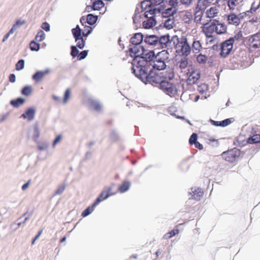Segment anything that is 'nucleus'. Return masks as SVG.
Instances as JSON below:
<instances>
[{"mask_svg": "<svg viewBox=\"0 0 260 260\" xmlns=\"http://www.w3.org/2000/svg\"><path fill=\"white\" fill-rule=\"evenodd\" d=\"M135 75L142 79H145L146 81L151 83L160 84L164 81L163 73L156 72L152 69L146 68V67H137L135 69Z\"/></svg>", "mask_w": 260, "mask_h": 260, "instance_id": "nucleus-1", "label": "nucleus"}, {"mask_svg": "<svg viewBox=\"0 0 260 260\" xmlns=\"http://www.w3.org/2000/svg\"><path fill=\"white\" fill-rule=\"evenodd\" d=\"M144 48L141 45H134L129 49V55L134 58L132 63L133 73H135V69L137 67H142L147 64L145 59H141L142 55H144Z\"/></svg>", "mask_w": 260, "mask_h": 260, "instance_id": "nucleus-2", "label": "nucleus"}, {"mask_svg": "<svg viewBox=\"0 0 260 260\" xmlns=\"http://www.w3.org/2000/svg\"><path fill=\"white\" fill-rule=\"evenodd\" d=\"M168 58V53L166 50H162L157 53L153 60L147 61V63L145 64V67L153 70H164L166 67L165 61Z\"/></svg>", "mask_w": 260, "mask_h": 260, "instance_id": "nucleus-3", "label": "nucleus"}, {"mask_svg": "<svg viewBox=\"0 0 260 260\" xmlns=\"http://www.w3.org/2000/svg\"><path fill=\"white\" fill-rule=\"evenodd\" d=\"M176 52L187 56L190 52V47L187 43V39L183 36H174L172 38Z\"/></svg>", "mask_w": 260, "mask_h": 260, "instance_id": "nucleus-4", "label": "nucleus"}, {"mask_svg": "<svg viewBox=\"0 0 260 260\" xmlns=\"http://www.w3.org/2000/svg\"><path fill=\"white\" fill-rule=\"evenodd\" d=\"M217 22L216 19H213L212 21L207 20L203 23L201 28L202 32L205 35L207 40L211 39L209 42L212 44L213 41V34L215 32V23Z\"/></svg>", "mask_w": 260, "mask_h": 260, "instance_id": "nucleus-5", "label": "nucleus"}, {"mask_svg": "<svg viewBox=\"0 0 260 260\" xmlns=\"http://www.w3.org/2000/svg\"><path fill=\"white\" fill-rule=\"evenodd\" d=\"M145 6L146 11L144 13L145 17L146 18L155 19L156 12L160 13L164 10V7L162 5L160 7L154 8L148 4V1L144 2L142 4V7L143 8Z\"/></svg>", "mask_w": 260, "mask_h": 260, "instance_id": "nucleus-6", "label": "nucleus"}, {"mask_svg": "<svg viewBox=\"0 0 260 260\" xmlns=\"http://www.w3.org/2000/svg\"><path fill=\"white\" fill-rule=\"evenodd\" d=\"M241 151L239 149L234 148L222 153V157L225 160L230 162H234L239 157Z\"/></svg>", "mask_w": 260, "mask_h": 260, "instance_id": "nucleus-7", "label": "nucleus"}, {"mask_svg": "<svg viewBox=\"0 0 260 260\" xmlns=\"http://www.w3.org/2000/svg\"><path fill=\"white\" fill-rule=\"evenodd\" d=\"M114 184H112V186L106 187L101 193L94 202V205H98L101 202L107 199L110 196L115 194L117 191L113 189L112 186Z\"/></svg>", "mask_w": 260, "mask_h": 260, "instance_id": "nucleus-8", "label": "nucleus"}, {"mask_svg": "<svg viewBox=\"0 0 260 260\" xmlns=\"http://www.w3.org/2000/svg\"><path fill=\"white\" fill-rule=\"evenodd\" d=\"M247 45L250 51H254L257 49H260V33H256L250 36Z\"/></svg>", "mask_w": 260, "mask_h": 260, "instance_id": "nucleus-9", "label": "nucleus"}, {"mask_svg": "<svg viewBox=\"0 0 260 260\" xmlns=\"http://www.w3.org/2000/svg\"><path fill=\"white\" fill-rule=\"evenodd\" d=\"M235 39L231 38L221 44L220 54L223 57H226L232 51Z\"/></svg>", "mask_w": 260, "mask_h": 260, "instance_id": "nucleus-10", "label": "nucleus"}, {"mask_svg": "<svg viewBox=\"0 0 260 260\" xmlns=\"http://www.w3.org/2000/svg\"><path fill=\"white\" fill-rule=\"evenodd\" d=\"M160 86L161 89L170 96H175L177 93V89L175 85L169 81H164Z\"/></svg>", "mask_w": 260, "mask_h": 260, "instance_id": "nucleus-11", "label": "nucleus"}, {"mask_svg": "<svg viewBox=\"0 0 260 260\" xmlns=\"http://www.w3.org/2000/svg\"><path fill=\"white\" fill-rule=\"evenodd\" d=\"M218 9L215 6L212 7L205 11V17L209 19V21H212L213 19L218 16Z\"/></svg>", "mask_w": 260, "mask_h": 260, "instance_id": "nucleus-12", "label": "nucleus"}, {"mask_svg": "<svg viewBox=\"0 0 260 260\" xmlns=\"http://www.w3.org/2000/svg\"><path fill=\"white\" fill-rule=\"evenodd\" d=\"M200 78V74L198 71H192L189 75L186 82L188 85H193Z\"/></svg>", "mask_w": 260, "mask_h": 260, "instance_id": "nucleus-13", "label": "nucleus"}, {"mask_svg": "<svg viewBox=\"0 0 260 260\" xmlns=\"http://www.w3.org/2000/svg\"><path fill=\"white\" fill-rule=\"evenodd\" d=\"M191 191L190 192V194L191 195V199L196 201L200 200L204 194V192L202 189L199 187L191 188Z\"/></svg>", "mask_w": 260, "mask_h": 260, "instance_id": "nucleus-14", "label": "nucleus"}, {"mask_svg": "<svg viewBox=\"0 0 260 260\" xmlns=\"http://www.w3.org/2000/svg\"><path fill=\"white\" fill-rule=\"evenodd\" d=\"M50 71L49 69L38 71L32 76V79L36 82H40L46 75L50 73Z\"/></svg>", "mask_w": 260, "mask_h": 260, "instance_id": "nucleus-15", "label": "nucleus"}, {"mask_svg": "<svg viewBox=\"0 0 260 260\" xmlns=\"http://www.w3.org/2000/svg\"><path fill=\"white\" fill-rule=\"evenodd\" d=\"M169 36H164L159 38H158L157 48H161V49L167 48L168 44H170Z\"/></svg>", "mask_w": 260, "mask_h": 260, "instance_id": "nucleus-16", "label": "nucleus"}, {"mask_svg": "<svg viewBox=\"0 0 260 260\" xmlns=\"http://www.w3.org/2000/svg\"><path fill=\"white\" fill-rule=\"evenodd\" d=\"M217 22L215 23V32L216 34L222 35L226 32L227 27L223 23L219 22V20H216Z\"/></svg>", "mask_w": 260, "mask_h": 260, "instance_id": "nucleus-17", "label": "nucleus"}, {"mask_svg": "<svg viewBox=\"0 0 260 260\" xmlns=\"http://www.w3.org/2000/svg\"><path fill=\"white\" fill-rule=\"evenodd\" d=\"M164 10L161 11L162 16L165 18H168L170 16H173L177 13V9H175L172 7H168L165 9V4L164 5Z\"/></svg>", "mask_w": 260, "mask_h": 260, "instance_id": "nucleus-18", "label": "nucleus"}, {"mask_svg": "<svg viewBox=\"0 0 260 260\" xmlns=\"http://www.w3.org/2000/svg\"><path fill=\"white\" fill-rule=\"evenodd\" d=\"M180 16L182 20L185 23L189 24L192 22V14L190 11H185L182 12Z\"/></svg>", "mask_w": 260, "mask_h": 260, "instance_id": "nucleus-19", "label": "nucleus"}, {"mask_svg": "<svg viewBox=\"0 0 260 260\" xmlns=\"http://www.w3.org/2000/svg\"><path fill=\"white\" fill-rule=\"evenodd\" d=\"M143 40V35L141 33H136L131 39L130 42L133 45H140Z\"/></svg>", "mask_w": 260, "mask_h": 260, "instance_id": "nucleus-20", "label": "nucleus"}, {"mask_svg": "<svg viewBox=\"0 0 260 260\" xmlns=\"http://www.w3.org/2000/svg\"><path fill=\"white\" fill-rule=\"evenodd\" d=\"M157 42H158V37L154 36L151 35L149 36L146 37L144 39V42L150 46H154L157 47Z\"/></svg>", "mask_w": 260, "mask_h": 260, "instance_id": "nucleus-21", "label": "nucleus"}, {"mask_svg": "<svg viewBox=\"0 0 260 260\" xmlns=\"http://www.w3.org/2000/svg\"><path fill=\"white\" fill-rule=\"evenodd\" d=\"M35 114V109L30 108L21 115V117L24 119H27L28 121H31L34 118Z\"/></svg>", "mask_w": 260, "mask_h": 260, "instance_id": "nucleus-22", "label": "nucleus"}, {"mask_svg": "<svg viewBox=\"0 0 260 260\" xmlns=\"http://www.w3.org/2000/svg\"><path fill=\"white\" fill-rule=\"evenodd\" d=\"M155 56L153 51H149L144 49V55H142L141 59H145L146 61L149 62L151 60H153Z\"/></svg>", "mask_w": 260, "mask_h": 260, "instance_id": "nucleus-23", "label": "nucleus"}, {"mask_svg": "<svg viewBox=\"0 0 260 260\" xmlns=\"http://www.w3.org/2000/svg\"><path fill=\"white\" fill-rule=\"evenodd\" d=\"M228 21L230 24L238 25L240 23V18L235 14L232 13L228 16Z\"/></svg>", "mask_w": 260, "mask_h": 260, "instance_id": "nucleus-24", "label": "nucleus"}, {"mask_svg": "<svg viewBox=\"0 0 260 260\" xmlns=\"http://www.w3.org/2000/svg\"><path fill=\"white\" fill-rule=\"evenodd\" d=\"M162 73H163V78L164 81L172 80L174 77V71L172 69H169L165 72H162Z\"/></svg>", "mask_w": 260, "mask_h": 260, "instance_id": "nucleus-25", "label": "nucleus"}, {"mask_svg": "<svg viewBox=\"0 0 260 260\" xmlns=\"http://www.w3.org/2000/svg\"><path fill=\"white\" fill-rule=\"evenodd\" d=\"M156 23L155 19L147 18V20L143 22V26L145 28L149 29L155 26Z\"/></svg>", "mask_w": 260, "mask_h": 260, "instance_id": "nucleus-26", "label": "nucleus"}, {"mask_svg": "<svg viewBox=\"0 0 260 260\" xmlns=\"http://www.w3.org/2000/svg\"><path fill=\"white\" fill-rule=\"evenodd\" d=\"M203 13L202 12H200L198 11H196L194 14V22L196 23L197 25L202 24L204 22V21H203ZM206 21H205V22Z\"/></svg>", "mask_w": 260, "mask_h": 260, "instance_id": "nucleus-27", "label": "nucleus"}, {"mask_svg": "<svg viewBox=\"0 0 260 260\" xmlns=\"http://www.w3.org/2000/svg\"><path fill=\"white\" fill-rule=\"evenodd\" d=\"M247 142L250 144L260 143V135H253L247 139Z\"/></svg>", "mask_w": 260, "mask_h": 260, "instance_id": "nucleus-28", "label": "nucleus"}, {"mask_svg": "<svg viewBox=\"0 0 260 260\" xmlns=\"http://www.w3.org/2000/svg\"><path fill=\"white\" fill-rule=\"evenodd\" d=\"M131 183L128 181H124L118 187V190L121 192L123 193L128 190L130 187Z\"/></svg>", "mask_w": 260, "mask_h": 260, "instance_id": "nucleus-29", "label": "nucleus"}, {"mask_svg": "<svg viewBox=\"0 0 260 260\" xmlns=\"http://www.w3.org/2000/svg\"><path fill=\"white\" fill-rule=\"evenodd\" d=\"M192 48L194 53H199L202 49V45L200 41H194L192 45Z\"/></svg>", "mask_w": 260, "mask_h": 260, "instance_id": "nucleus-30", "label": "nucleus"}, {"mask_svg": "<svg viewBox=\"0 0 260 260\" xmlns=\"http://www.w3.org/2000/svg\"><path fill=\"white\" fill-rule=\"evenodd\" d=\"M72 32L75 39L82 37V32L79 25H77L75 28H73Z\"/></svg>", "mask_w": 260, "mask_h": 260, "instance_id": "nucleus-31", "label": "nucleus"}, {"mask_svg": "<svg viewBox=\"0 0 260 260\" xmlns=\"http://www.w3.org/2000/svg\"><path fill=\"white\" fill-rule=\"evenodd\" d=\"M104 6V3L102 0H95L92 4V8L94 10H99Z\"/></svg>", "mask_w": 260, "mask_h": 260, "instance_id": "nucleus-32", "label": "nucleus"}, {"mask_svg": "<svg viewBox=\"0 0 260 260\" xmlns=\"http://www.w3.org/2000/svg\"><path fill=\"white\" fill-rule=\"evenodd\" d=\"M165 0H149L148 4L151 6H158L160 7L162 5L164 6Z\"/></svg>", "mask_w": 260, "mask_h": 260, "instance_id": "nucleus-33", "label": "nucleus"}, {"mask_svg": "<svg viewBox=\"0 0 260 260\" xmlns=\"http://www.w3.org/2000/svg\"><path fill=\"white\" fill-rule=\"evenodd\" d=\"M179 233V230L178 229H175L167 233H166L164 236V239H169L173 237V236H175L176 235H177Z\"/></svg>", "mask_w": 260, "mask_h": 260, "instance_id": "nucleus-34", "label": "nucleus"}, {"mask_svg": "<svg viewBox=\"0 0 260 260\" xmlns=\"http://www.w3.org/2000/svg\"><path fill=\"white\" fill-rule=\"evenodd\" d=\"M46 35L44 32L40 30L39 31L36 36L35 41L38 42V43L41 41H43L45 38Z\"/></svg>", "mask_w": 260, "mask_h": 260, "instance_id": "nucleus-35", "label": "nucleus"}, {"mask_svg": "<svg viewBox=\"0 0 260 260\" xmlns=\"http://www.w3.org/2000/svg\"><path fill=\"white\" fill-rule=\"evenodd\" d=\"M75 42L77 43V46L80 49H83L85 44V40L83 37L77 38L75 39Z\"/></svg>", "mask_w": 260, "mask_h": 260, "instance_id": "nucleus-36", "label": "nucleus"}, {"mask_svg": "<svg viewBox=\"0 0 260 260\" xmlns=\"http://www.w3.org/2000/svg\"><path fill=\"white\" fill-rule=\"evenodd\" d=\"M16 30V22L14 23L11 29L9 31V32L6 34L5 36L4 37V38L3 39V42H5L9 38V37L14 34V31Z\"/></svg>", "mask_w": 260, "mask_h": 260, "instance_id": "nucleus-37", "label": "nucleus"}, {"mask_svg": "<svg viewBox=\"0 0 260 260\" xmlns=\"http://www.w3.org/2000/svg\"><path fill=\"white\" fill-rule=\"evenodd\" d=\"M16 30V22L14 23L11 29L9 31V32L6 34L5 36L4 37V38L3 39V42H5L9 38V37L14 34V31Z\"/></svg>", "mask_w": 260, "mask_h": 260, "instance_id": "nucleus-38", "label": "nucleus"}, {"mask_svg": "<svg viewBox=\"0 0 260 260\" xmlns=\"http://www.w3.org/2000/svg\"><path fill=\"white\" fill-rule=\"evenodd\" d=\"M16 30V22L14 23L11 29L9 31V32L6 34L5 36L4 37V38L3 39V42H5L9 38V37L14 34V31Z\"/></svg>", "mask_w": 260, "mask_h": 260, "instance_id": "nucleus-39", "label": "nucleus"}, {"mask_svg": "<svg viewBox=\"0 0 260 260\" xmlns=\"http://www.w3.org/2000/svg\"><path fill=\"white\" fill-rule=\"evenodd\" d=\"M29 47L31 50L37 51L40 49V45L36 41H32L29 44Z\"/></svg>", "mask_w": 260, "mask_h": 260, "instance_id": "nucleus-40", "label": "nucleus"}, {"mask_svg": "<svg viewBox=\"0 0 260 260\" xmlns=\"http://www.w3.org/2000/svg\"><path fill=\"white\" fill-rule=\"evenodd\" d=\"M97 20V17L92 14H88L86 17V21L89 25H92L95 23Z\"/></svg>", "mask_w": 260, "mask_h": 260, "instance_id": "nucleus-41", "label": "nucleus"}, {"mask_svg": "<svg viewBox=\"0 0 260 260\" xmlns=\"http://www.w3.org/2000/svg\"><path fill=\"white\" fill-rule=\"evenodd\" d=\"M32 90L31 86L27 85L22 88L21 93L24 95L28 96L31 93Z\"/></svg>", "mask_w": 260, "mask_h": 260, "instance_id": "nucleus-42", "label": "nucleus"}, {"mask_svg": "<svg viewBox=\"0 0 260 260\" xmlns=\"http://www.w3.org/2000/svg\"><path fill=\"white\" fill-rule=\"evenodd\" d=\"M96 205H94V203L93 204V205L91 206L88 207L87 209H86L85 210H84L82 213V216L83 217H86L88 216L89 214H90L93 210L94 208Z\"/></svg>", "mask_w": 260, "mask_h": 260, "instance_id": "nucleus-43", "label": "nucleus"}, {"mask_svg": "<svg viewBox=\"0 0 260 260\" xmlns=\"http://www.w3.org/2000/svg\"><path fill=\"white\" fill-rule=\"evenodd\" d=\"M178 66L181 69H185L188 66V61L187 58H182L178 63Z\"/></svg>", "mask_w": 260, "mask_h": 260, "instance_id": "nucleus-44", "label": "nucleus"}, {"mask_svg": "<svg viewBox=\"0 0 260 260\" xmlns=\"http://www.w3.org/2000/svg\"><path fill=\"white\" fill-rule=\"evenodd\" d=\"M198 91L201 93H204L208 90V86L205 83H202L198 86Z\"/></svg>", "mask_w": 260, "mask_h": 260, "instance_id": "nucleus-45", "label": "nucleus"}, {"mask_svg": "<svg viewBox=\"0 0 260 260\" xmlns=\"http://www.w3.org/2000/svg\"><path fill=\"white\" fill-rule=\"evenodd\" d=\"M207 57L202 54H200L197 57V60L200 64H205L207 61Z\"/></svg>", "mask_w": 260, "mask_h": 260, "instance_id": "nucleus-46", "label": "nucleus"}, {"mask_svg": "<svg viewBox=\"0 0 260 260\" xmlns=\"http://www.w3.org/2000/svg\"><path fill=\"white\" fill-rule=\"evenodd\" d=\"M239 0H228V6L230 10H234L236 6L238 4Z\"/></svg>", "mask_w": 260, "mask_h": 260, "instance_id": "nucleus-47", "label": "nucleus"}, {"mask_svg": "<svg viewBox=\"0 0 260 260\" xmlns=\"http://www.w3.org/2000/svg\"><path fill=\"white\" fill-rule=\"evenodd\" d=\"M164 25L168 29L172 28L174 25L173 20L168 19L165 21Z\"/></svg>", "mask_w": 260, "mask_h": 260, "instance_id": "nucleus-48", "label": "nucleus"}, {"mask_svg": "<svg viewBox=\"0 0 260 260\" xmlns=\"http://www.w3.org/2000/svg\"><path fill=\"white\" fill-rule=\"evenodd\" d=\"M92 31V28L90 26H85L84 29L82 31V36L86 37H87Z\"/></svg>", "mask_w": 260, "mask_h": 260, "instance_id": "nucleus-49", "label": "nucleus"}, {"mask_svg": "<svg viewBox=\"0 0 260 260\" xmlns=\"http://www.w3.org/2000/svg\"><path fill=\"white\" fill-rule=\"evenodd\" d=\"M198 135L196 133H193L189 140V143L190 145L194 144L197 142Z\"/></svg>", "mask_w": 260, "mask_h": 260, "instance_id": "nucleus-50", "label": "nucleus"}, {"mask_svg": "<svg viewBox=\"0 0 260 260\" xmlns=\"http://www.w3.org/2000/svg\"><path fill=\"white\" fill-rule=\"evenodd\" d=\"M79 53V51L77 48V47L72 46L71 47V55L73 57H75L77 56H78Z\"/></svg>", "mask_w": 260, "mask_h": 260, "instance_id": "nucleus-51", "label": "nucleus"}, {"mask_svg": "<svg viewBox=\"0 0 260 260\" xmlns=\"http://www.w3.org/2000/svg\"><path fill=\"white\" fill-rule=\"evenodd\" d=\"M66 184H62L60 186H59L57 189L54 192V195L56 196V195H57V194H61V193L63 192V191L64 190L65 188H66Z\"/></svg>", "mask_w": 260, "mask_h": 260, "instance_id": "nucleus-52", "label": "nucleus"}, {"mask_svg": "<svg viewBox=\"0 0 260 260\" xmlns=\"http://www.w3.org/2000/svg\"><path fill=\"white\" fill-rule=\"evenodd\" d=\"M88 52V50H84V51H82L81 52H80V53L79 54H78V55L77 56L78 59L81 60V59L85 58L87 55Z\"/></svg>", "mask_w": 260, "mask_h": 260, "instance_id": "nucleus-53", "label": "nucleus"}, {"mask_svg": "<svg viewBox=\"0 0 260 260\" xmlns=\"http://www.w3.org/2000/svg\"><path fill=\"white\" fill-rule=\"evenodd\" d=\"M71 94V91L70 89H67L64 93L63 102L64 103H67L68 100L69 99Z\"/></svg>", "mask_w": 260, "mask_h": 260, "instance_id": "nucleus-54", "label": "nucleus"}, {"mask_svg": "<svg viewBox=\"0 0 260 260\" xmlns=\"http://www.w3.org/2000/svg\"><path fill=\"white\" fill-rule=\"evenodd\" d=\"M11 111H9L7 113L0 116V123L6 120L10 115Z\"/></svg>", "mask_w": 260, "mask_h": 260, "instance_id": "nucleus-55", "label": "nucleus"}, {"mask_svg": "<svg viewBox=\"0 0 260 260\" xmlns=\"http://www.w3.org/2000/svg\"><path fill=\"white\" fill-rule=\"evenodd\" d=\"M178 4V0H170L169 2V6L175 9H177Z\"/></svg>", "mask_w": 260, "mask_h": 260, "instance_id": "nucleus-56", "label": "nucleus"}, {"mask_svg": "<svg viewBox=\"0 0 260 260\" xmlns=\"http://www.w3.org/2000/svg\"><path fill=\"white\" fill-rule=\"evenodd\" d=\"M40 136V131L38 126H36L34 130L33 138L35 140H37Z\"/></svg>", "mask_w": 260, "mask_h": 260, "instance_id": "nucleus-57", "label": "nucleus"}, {"mask_svg": "<svg viewBox=\"0 0 260 260\" xmlns=\"http://www.w3.org/2000/svg\"><path fill=\"white\" fill-rule=\"evenodd\" d=\"M221 121V126H226L230 124H231L232 122V118H228L226 119H224V120Z\"/></svg>", "mask_w": 260, "mask_h": 260, "instance_id": "nucleus-58", "label": "nucleus"}, {"mask_svg": "<svg viewBox=\"0 0 260 260\" xmlns=\"http://www.w3.org/2000/svg\"><path fill=\"white\" fill-rule=\"evenodd\" d=\"M24 61L23 59H20L17 62V71L22 70L24 68Z\"/></svg>", "mask_w": 260, "mask_h": 260, "instance_id": "nucleus-59", "label": "nucleus"}, {"mask_svg": "<svg viewBox=\"0 0 260 260\" xmlns=\"http://www.w3.org/2000/svg\"><path fill=\"white\" fill-rule=\"evenodd\" d=\"M41 28L46 31L50 30V25L47 22H43L42 24Z\"/></svg>", "mask_w": 260, "mask_h": 260, "instance_id": "nucleus-60", "label": "nucleus"}, {"mask_svg": "<svg viewBox=\"0 0 260 260\" xmlns=\"http://www.w3.org/2000/svg\"><path fill=\"white\" fill-rule=\"evenodd\" d=\"M182 4L186 6H189L192 3V0H180Z\"/></svg>", "mask_w": 260, "mask_h": 260, "instance_id": "nucleus-61", "label": "nucleus"}, {"mask_svg": "<svg viewBox=\"0 0 260 260\" xmlns=\"http://www.w3.org/2000/svg\"><path fill=\"white\" fill-rule=\"evenodd\" d=\"M61 139V135H58L55 139L53 141V146H55L58 143H59Z\"/></svg>", "mask_w": 260, "mask_h": 260, "instance_id": "nucleus-62", "label": "nucleus"}, {"mask_svg": "<svg viewBox=\"0 0 260 260\" xmlns=\"http://www.w3.org/2000/svg\"><path fill=\"white\" fill-rule=\"evenodd\" d=\"M43 232V229L41 230L38 233V234L35 236L34 239L32 241V244H34L35 241L39 238V237L41 235Z\"/></svg>", "mask_w": 260, "mask_h": 260, "instance_id": "nucleus-63", "label": "nucleus"}, {"mask_svg": "<svg viewBox=\"0 0 260 260\" xmlns=\"http://www.w3.org/2000/svg\"><path fill=\"white\" fill-rule=\"evenodd\" d=\"M16 76L14 74H11L9 76V81L10 82L13 83L15 81Z\"/></svg>", "mask_w": 260, "mask_h": 260, "instance_id": "nucleus-64", "label": "nucleus"}]
</instances>
